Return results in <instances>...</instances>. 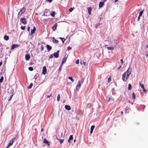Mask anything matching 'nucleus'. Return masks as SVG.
<instances>
[{
    "instance_id": "de8ad7c7",
    "label": "nucleus",
    "mask_w": 148,
    "mask_h": 148,
    "mask_svg": "<svg viewBox=\"0 0 148 148\" xmlns=\"http://www.w3.org/2000/svg\"><path fill=\"white\" fill-rule=\"evenodd\" d=\"M30 27H28L27 28V31H28V32H29V30H30Z\"/></svg>"
},
{
    "instance_id": "f3484780",
    "label": "nucleus",
    "mask_w": 148,
    "mask_h": 148,
    "mask_svg": "<svg viewBox=\"0 0 148 148\" xmlns=\"http://www.w3.org/2000/svg\"><path fill=\"white\" fill-rule=\"evenodd\" d=\"M4 38L5 40L7 41L9 39V36H8L5 35L4 37Z\"/></svg>"
},
{
    "instance_id": "4c0bfd02",
    "label": "nucleus",
    "mask_w": 148,
    "mask_h": 148,
    "mask_svg": "<svg viewBox=\"0 0 148 148\" xmlns=\"http://www.w3.org/2000/svg\"><path fill=\"white\" fill-rule=\"evenodd\" d=\"M143 11H142L139 12V16H142V14L143 13Z\"/></svg>"
},
{
    "instance_id": "052dcab7",
    "label": "nucleus",
    "mask_w": 148,
    "mask_h": 148,
    "mask_svg": "<svg viewBox=\"0 0 148 148\" xmlns=\"http://www.w3.org/2000/svg\"><path fill=\"white\" fill-rule=\"evenodd\" d=\"M61 136L62 137H63V134L62 133L61 134Z\"/></svg>"
},
{
    "instance_id": "79ce46f5",
    "label": "nucleus",
    "mask_w": 148,
    "mask_h": 148,
    "mask_svg": "<svg viewBox=\"0 0 148 148\" xmlns=\"http://www.w3.org/2000/svg\"><path fill=\"white\" fill-rule=\"evenodd\" d=\"M73 8H71L69 9V11L70 12H71L73 10Z\"/></svg>"
},
{
    "instance_id": "dca6fc26",
    "label": "nucleus",
    "mask_w": 148,
    "mask_h": 148,
    "mask_svg": "<svg viewBox=\"0 0 148 148\" xmlns=\"http://www.w3.org/2000/svg\"><path fill=\"white\" fill-rule=\"evenodd\" d=\"M46 47L47 49L49 51L51 50L52 49L51 47L48 45H46Z\"/></svg>"
},
{
    "instance_id": "0eeeda50",
    "label": "nucleus",
    "mask_w": 148,
    "mask_h": 148,
    "mask_svg": "<svg viewBox=\"0 0 148 148\" xmlns=\"http://www.w3.org/2000/svg\"><path fill=\"white\" fill-rule=\"evenodd\" d=\"M47 72L46 68L45 66L43 67L42 71V73L44 75H45Z\"/></svg>"
},
{
    "instance_id": "e2e57ef3",
    "label": "nucleus",
    "mask_w": 148,
    "mask_h": 148,
    "mask_svg": "<svg viewBox=\"0 0 148 148\" xmlns=\"http://www.w3.org/2000/svg\"><path fill=\"white\" fill-rule=\"evenodd\" d=\"M118 1V0H115L114 1L115 2H117V1Z\"/></svg>"
},
{
    "instance_id": "473e14b6",
    "label": "nucleus",
    "mask_w": 148,
    "mask_h": 148,
    "mask_svg": "<svg viewBox=\"0 0 148 148\" xmlns=\"http://www.w3.org/2000/svg\"><path fill=\"white\" fill-rule=\"evenodd\" d=\"M28 69L30 71H32L33 70V68L32 67H29L28 68Z\"/></svg>"
},
{
    "instance_id": "f704fd0d",
    "label": "nucleus",
    "mask_w": 148,
    "mask_h": 148,
    "mask_svg": "<svg viewBox=\"0 0 148 148\" xmlns=\"http://www.w3.org/2000/svg\"><path fill=\"white\" fill-rule=\"evenodd\" d=\"M26 27V26H21V29H22V30H24L25 29V28Z\"/></svg>"
},
{
    "instance_id": "c9c22d12",
    "label": "nucleus",
    "mask_w": 148,
    "mask_h": 148,
    "mask_svg": "<svg viewBox=\"0 0 148 148\" xmlns=\"http://www.w3.org/2000/svg\"><path fill=\"white\" fill-rule=\"evenodd\" d=\"M140 85L141 87L143 89L144 88V86L143 84H141L140 83Z\"/></svg>"
},
{
    "instance_id": "a878e982",
    "label": "nucleus",
    "mask_w": 148,
    "mask_h": 148,
    "mask_svg": "<svg viewBox=\"0 0 148 148\" xmlns=\"http://www.w3.org/2000/svg\"><path fill=\"white\" fill-rule=\"evenodd\" d=\"M33 85V83H31L28 86L27 88L28 89H30V88H31L32 87Z\"/></svg>"
},
{
    "instance_id": "4d7b16f0",
    "label": "nucleus",
    "mask_w": 148,
    "mask_h": 148,
    "mask_svg": "<svg viewBox=\"0 0 148 148\" xmlns=\"http://www.w3.org/2000/svg\"><path fill=\"white\" fill-rule=\"evenodd\" d=\"M70 140H70L69 139L68 140V142L69 143H70Z\"/></svg>"
},
{
    "instance_id": "b1692460",
    "label": "nucleus",
    "mask_w": 148,
    "mask_h": 148,
    "mask_svg": "<svg viewBox=\"0 0 148 148\" xmlns=\"http://www.w3.org/2000/svg\"><path fill=\"white\" fill-rule=\"evenodd\" d=\"M56 139L60 141V142L61 144H62L64 141V139H60L56 137Z\"/></svg>"
},
{
    "instance_id": "aec40b11",
    "label": "nucleus",
    "mask_w": 148,
    "mask_h": 148,
    "mask_svg": "<svg viewBox=\"0 0 148 148\" xmlns=\"http://www.w3.org/2000/svg\"><path fill=\"white\" fill-rule=\"evenodd\" d=\"M107 48L108 50H114V48L113 47H107Z\"/></svg>"
},
{
    "instance_id": "ea45409f",
    "label": "nucleus",
    "mask_w": 148,
    "mask_h": 148,
    "mask_svg": "<svg viewBox=\"0 0 148 148\" xmlns=\"http://www.w3.org/2000/svg\"><path fill=\"white\" fill-rule=\"evenodd\" d=\"M111 78L110 77L108 79V82H110L111 81Z\"/></svg>"
},
{
    "instance_id": "f257e3e1",
    "label": "nucleus",
    "mask_w": 148,
    "mask_h": 148,
    "mask_svg": "<svg viewBox=\"0 0 148 148\" xmlns=\"http://www.w3.org/2000/svg\"><path fill=\"white\" fill-rule=\"evenodd\" d=\"M26 10V8L24 7L23 8L18 12L17 15L18 17V18L20 17L22 14H23L25 12Z\"/></svg>"
},
{
    "instance_id": "cd10ccee",
    "label": "nucleus",
    "mask_w": 148,
    "mask_h": 148,
    "mask_svg": "<svg viewBox=\"0 0 148 148\" xmlns=\"http://www.w3.org/2000/svg\"><path fill=\"white\" fill-rule=\"evenodd\" d=\"M60 38L61 40L63 43H64L65 41V39L64 38L60 37Z\"/></svg>"
},
{
    "instance_id": "58836bf2",
    "label": "nucleus",
    "mask_w": 148,
    "mask_h": 148,
    "mask_svg": "<svg viewBox=\"0 0 148 148\" xmlns=\"http://www.w3.org/2000/svg\"><path fill=\"white\" fill-rule=\"evenodd\" d=\"M79 60L78 59L77 60L75 61V63L77 64H78L79 63Z\"/></svg>"
},
{
    "instance_id": "e433bc0d",
    "label": "nucleus",
    "mask_w": 148,
    "mask_h": 148,
    "mask_svg": "<svg viewBox=\"0 0 148 148\" xmlns=\"http://www.w3.org/2000/svg\"><path fill=\"white\" fill-rule=\"evenodd\" d=\"M63 64H62V63L61 64V65H60V66L59 67V71H60L61 70V69H62V66Z\"/></svg>"
},
{
    "instance_id": "680f3d73",
    "label": "nucleus",
    "mask_w": 148,
    "mask_h": 148,
    "mask_svg": "<svg viewBox=\"0 0 148 148\" xmlns=\"http://www.w3.org/2000/svg\"><path fill=\"white\" fill-rule=\"evenodd\" d=\"M43 129L42 128L41 130V131H43Z\"/></svg>"
},
{
    "instance_id": "2eb2a0df",
    "label": "nucleus",
    "mask_w": 148,
    "mask_h": 148,
    "mask_svg": "<svg viewBox=\"0 0 148 148\" xmlns=\"http://www.w3.org/2000/svg\"><path fill=\"white\" fill-rule=\"evenodd\" d=\"M57 27V23L55 24L52 27V29L53 31H55L56 28Z\"/></svg>"
},
{
    "instance_id": "c03bdc74",
    "label": "nucleus",
    "mask_w": 148,
    "mask_h": 148,
    "mask_svg": "<svg viewBox=\"0 0 148 148\" xmlns=\"http://www.w3.org/2000/svg\"><path fill=\"white\" fill-rule=\"evenodd\" d=\"M143 91L144 92H145V93H146L147 92V90H146L145 89V88H143Z\"/></svg>"
},
{
    "instance_id": "5701e85b",
    "label": "nucleus",
    "mask_w": 148,
    "mask_h": 148,
    "mask_svg": "<svg viewBox=\"0 0 148 148\" xmlns=\"http://www.w3.org/2000/svg\"><path fill=\"white\" fill-rule=\"evenodd\" d=\"M53 42H55L56 43H58V40H56L55 39L54 37L53 38Z\"/></svg>"
},
{
    "instance_id": "4be33fe9",
    "label": "nucleus",
    "mask_w": 148,
    "mask_h": 148,
    "mask_svg": "<svg viewBox=\"0 0 148 148\" xmlns=\"http://www.w3.org/2000/svg\"><path fill=\"white\" fill-rule=\"evenodd\" d=\"M136 98V96L135 93L134 92H133L132 93V99L134 100Z\"/></svg>"
},
{
    "instance_id": "8fccbe9b",
    "label": "nucleus",
    "mask_w": 148,
    "mask_h": 148,
    "mask_svg": "<svg viewBox=\"0 0 148 148\" xmlns=\"http://www.w3.org/2000/svg\"><path fill=\"white\" fill-rule=\"evenodd\" d=\"M47 1L50 3L52 1V0H47Z\"/></svg>"
},
{
    "instance_id": "603ef678",
    "label": "nucleus",
    "mask_w": 148,
    "mask_h": 148,
    "mask_svg": "<svg viewBox=\"0 0 148 148\" xmlns=\"http://www.w3.org/2000/svg\"><path fill=\"white\" fill-rule=\"evenodd\" d=\"M120 61H121V62L122 63H123V60L122 59H121L120 60Z\"/></svg>"
},
{
    "instance_id": "a211bd4d",
    "label": "nucleus",
    "mask_w": 148,
    "mask_h": 148,
    "mask_svg": "<svg viewBox=\"0 0 148 148\" xmlns=\"http://www.w3.org/2000/svg\"><path fill=\"white\" fill-rule=\"evenodd\" d=\"M88 13L89 15H90L91 14V11L92 10L91 8L89 7L88 8Z\"/></svg>"
},
{
    "instance_id": "a18cd8bd",
    "label": "nucleus",
    "mask_w": 148,
    "mask_h": 148,
    "mask_svg": "<svg viewBox=\"0 0 148 148\" xmlns=\"http://www.w3.org/2000/svg\"><path fill=\"white\" fill-rule=\"evenodd\" d=\"M41 51L43 50L44 49V47H43V46H41Z\"/></svg>"
},
{
    "instance_id": "338daca9",
    "label": "nucleus",
    "mask_w": 148,
    "mask_h": 148,
    "mask_svg": "<svg viewBox=\"0 0 148 148\" xmlns=\"http://www.w3.org/2000/svg\"><path fill=\"white\" fill-rule=\"evenodd\" d=\"M131 104H132V105H133V103H132V102H131Z\"/></svg>"
},
{
    "instance_id": "4468645a",
    "label": "nucleus",
    "mask_w": 148,
    "mask_h": 148,
    "mask_svg": "<svg viewBox=\"0 0 148 148\" xmlns=\"http://www.w3.org/2000/svg\"><path fill=\"white\" fill-rule=\"evenodd\" d=\"M104 3L103 2H100L99 4V8H101L104 5Z\"/></svg>"
},
{
    "instance_id": "0e129e2a",
    "label": "nucleus",
    "mask_w": 148,
    "mask_h": 148,
    "mask_svg": "<svg viewBox=\"0 0 148 148\" xmlns=\"http://www.w3.org/2000/svg\"><path fill=\"white\" fill-rule=\"evenodd\" d=\"M45 16V14H43V15H42V16Z\"/></svg>"
},
{
    "instance_id": "6e6d98bb",
    "label": "nucleus",
    "mask_w": 148,
    "mask_h": 148,
    "mask_svg": "<svg viewBox=\"0 0 148 148\" xmlns=\"http://www.w3.org/2000/svg\"><path fill=\"white\" fill-rule=\"evenodd\" d=\"M140 16H138V18L137 20H138V21H139V19H140Z\"/></svg>"
},
{
    "instance_id": "423d86ee",
    "label": "nucleus",
    "mask_w": 148,
    "mask_h": 148,
    "mask_svg": "<svg viewBox=\"0 0 148 148\" xmlns=\"http://www.w3.org/2000/svg\"><path fill=\"white\" fill-rule=\"evenodd\" d=\"M14 143V139H12L11 140H10L9 143L8 144L6 148H8L10 146L12 145Z\"/></svg>"
},
{
    "instance_id": "774afa93",
    "label": "nucleus",
    "mask_w": 148,
    "mask_h": 148,
    "mask_svg": "<svg viewBox=\"0 0 148 148\" xmlns=\"http://www.w3.org/2000/svg\"><path fill=\"white\" fill-rule=\"evenodd\" d=\"M74 142H75V140H74Z\"/></svg>"
},
{
    "instance_id": "72a5a7b5",
    "label": "nucleus",
    "mask_w": 148,
    "mask_h": 148,
    "mask_svg": "<svg viewBox=\"0 0 148 148\" xmlns=\"http://www.w3.org/2000/svg\"><path fill=\"white\" fill-rule=\"evenodd\" d=\"M69 139L70 140H72L73 139V136L72 135H70L69 136Z\"/></svg>"
},
{
    "instance_id": "c756f323",
    "label": "nucleus",
    "mask_w": 148,
    "mask_h": 148,
    "mask_svg": "<svg viewBox=\"0 0 148 148\" xmlns=\"http://www.w3.org/2000/svg\"><path fill=\"white\" fill-rule=\"evenodd\" d=\"M66 58H64L63 59V60H62V64H63L64 62H65L66 61Z\"/></svg>"
},
{
    "instance_id": "f03ea898",
    "label": "nucleus",
    "mask_w": 148,
    "mask_h": 148,
    "mask_svg": "<svg viewBox=\"0 0 148 148\" xmlns=\"http://www.w3.org/2000/svg\"><path fill=\"white\" fill-rule=\"evenodd\" d=\"M129 76L128 74L124 75V73L123 75L122 79L123 81L126 82L129 78Z\"/></svg>"
},
{
    "instance_id": "7ed1b4c3",
    "label": "nucleus",
    "mask_w": 148,
    "mask_h": 148,
    "mask_svg": "<svg viewBox=\"0 0 148 148\" xmlns=\"http://www.w3.org/2000/svg\"><path fill=\"white\" fill-rule=\"evenodd\" d=\"M132 70V68L129 67L126 72L124 73V75H127V74H128L129 76V75L131 74Z\"/></svg>"
},
{
    "instance_id": "412c9836",
    "label": "nucleus",
    "mask_w": 148,
    "mask_h": 148,
    "mask_svg": "<svg viewBox=\"0 0 148 148\" xmlns=\"http://www.w3.org/2000/svg\"><path fill=\"white\" fill-rule=\"evenodd\" d=\"M51 15L52 17H54L55 14V12L54 11H53L51 12Z\"/></svg>"
},
{
    "instance_id": "9d476101",
    "label": "nucleus",
    "mask_w": 148,
    "mask_h": 148,
    "mask_svg": "<svg viewBox=\"0 0 148 148\" xmlns=\"http://www.w3.org/2000/svg\"><path fill=\"white\" fill-rule=\"evenodd\" d=\"M19 46V45H18L17 44H14L12 46L11 49H14V48H15L16 47H18Z\"/></svg>"
},
{
    "instance_id": "c85d7f7f",
    "label": "nucleus",
    "mask_w": 148,
    "mask_h": 148,
    "mask_svg": "<svg viewBox=\"0 0 148 148\" xmlns=\"http://www.w3.org/2000/svg\"><path fill=\"white\" fill-rule=\"evenodd\" d=\"M60 95L59 94L58 95L57 97V101H59L60 100Z\"/></svg>"
},
{
    "instance_id": "3c124183",
    "label": "nucleus",
    "mask_w": 148,
    "mask_h": 148,
    "mask_svg": "<svg viewBox=\"0 0 148 148\" xmlns=\"http://www.w3.org/2000/svg\"><path fill=\"white\" fill-rule=\"evenodd\" d=\"M40 20L41 21H42L43 20H45V19H43L42 17L41 18H40Z\"/></svg>"
},
{
    "instance_id": "37998d69",
    "label": "nucleus",
    "mask_w": 148,
    "mask_h": 148,
    "mask_svg": "<svg viewBox=\"0 0 148 148\" xmlns=\"http://www.w3.org/2000/svg\"><path fill=\"white\" fill-rule=\"evenodd\" d=\"M13 96V94H12V95L10 96V98L9 99V101H10V100L12 99V98Z\"/></svg>"
},
{
    "instance_id": "69168bd1",
    "label": "nucleus",
    "mask_w": 148,
    "mask_h": 148,
    "mask_svg": "<svg viewBox=\"0 0 148 148\" xmlns=\"http://www.w3.org/2000/svg\"><path fill=\"white\" fill-rule=\"evenodd\" d=\"M121 114H123V111H121Z\"/></svg>"
},
{
    "instance_id": "49530a36",
    "label": "nucleus",
    "mask_w": 148,
    "mask_h": 148,
    "mask_svg": "<svg viewBox=\"0 0 148 148\" xmlns=\"http://www.w3.org/2000/svg\"><path fill=\"white\" fill-rule=\"evenodd\" d=\"M52 96V94H51L47 96V97L49 98Z\"/></svg>"
},
{
    "instance_id": "393cba45",
    "label": "nucleus",
    "mask_w": 148,
    "mask_h": 148,
    "mask_svg": "<svg viewBox=\"0 0 148 148\" xmlns=\"http://www.w3.org/2000/svg\"><path fill=\"white\" fill-rule=\"evenodd\" d=\"M132 89V86L130 84H129L128 86V89L129 90H131Z\"/></svg>"
},
{
    "instance_id": "864d4df0",
    "label": "nucleus",
    "mask_w": 148,
    "mask_h": 148,
    "mask_svg": "<svg viewBox=\"0 0 148 148\" xmlns=\"http://www.w3.org/2000/svg\"><path fill=\"white\" fill-rule=\"evenodd\" d=\"M2 64V62H0V67L1 66Z\"/></svg>"
},
{
    "instance_id": "f8f14e48",
    "label": "nucleus",
    "mask_w": 148,
    "mask_h": 148,
    "mask_svg": "<svg viewBox=\"0 0 148 148\" xmlns=\"http://www.w3.org/2000/svg\"><path fill=\"white\" fill-rule=\"evenodd\" d=\"M65 108L67 110H70L71 109V107L69 105H65Z\"/></svg>"
},
{
    "instance_id": "bb28decb",
    "label": "nucleus",
    "mask_w": 148,
    "mask_h": 148,
    "mask_svg": "<svg viewBox=\"0 0 148 148\" xmlns=\"http://www.w3.org/2000/svg\"><path fill=\"white\" fill-rule=\"evenodd\" d=\"M90 106H91V105L90 104L88 103L86 105V108H90Z\"/></svg>"
},
{
    "instance_id": "5fc2aeb1",
    "label": "nucleus",
    "mask_w": 148,
    "mask_h": 148,
    "mask_svg": "<svg viewBox=\"0 0 148 148\" xmlns=\"http://www.w3.org/2000/svg\"><path fill=\"white\" fill-rule=\"evenodd\" d=\"M83 64L84 66H85L86 65V62H84L83 63Z\"/></svg>"
},
{
    "instance_id": "7c9ffc66",
    "label": "nucleus",
    "mask_w": 148,
    "mask_h": 148,
    "mask_svg": "<svg viewBox=\"0 0 148 148\" xmlns=\"http://www.w3.org/2000/svg\"><path fill=\"white\" fill-rule=\"evenodd\" d=\"M3 76H2L0 79V83H1L3 82Z\"/></svg>"
},
{
    "instance_id": "6e6552de",
    "label": "nucleus",
    "mask_w": 148,
    "mask_h": 148,
    "mask_svg": "<svg viewBox=\"0 0 148 148\" xmlns=\"http://www.w3.org/2000/svg\"><path fill=\"white\" fill-rule=\"evenodd\" d=\"M59 52V50H58L56 52H55L54 54V56L56 58H58L59 57V53H58Z\"/></svg>"
},
{
    "instance_id": "9b49d317",
    "label": "nucleus",
    "mask_w": 148,
    "mask_h": 148,
    "mask_svg": "<svg viewBox=\"0 0 148 148\" xmlns=\"http://www.w3.org/2000/svg\"><path fill=\"white\" fill-rule=\"evenodd\" d=\"M43 143H44L45 144H47L48 145H49V143L48 141V140H47V139L45 138L44 139V140L43 141Z\"/></svg>"
},
{
    "instance_id": "2f4dec72",
    "label": "nucleus",
    "mask_w": 148,
    "mask_h": 148,
    "mask_svg": "<svg viewBox=\"0 0 148 148\" xmlns=\"http://www.w3.org/2000/svg\"><path fill=\"white\" fill-rule=\"evenodd\" d=\"M68 78L71 80V81L72 82H74V79H73L72 77H68Z\"/></svg>"
},
{
    "instance_id": "ddd939ff",
    "label": "nucleus",
    "mask_w": 148,
    "mask_h": 148,
    "mask_svg": "<svg viewBox=\"0 0 148 148\" xmlns=\"http://www.w3.org/2000/svg\"><path fill=\"white\" fill-rule=\"evenodd\" d=\"M95 126L94 125H92L90 127V133L91 134L92 133L93 130L95 128Z\"/></svg>"
},
{
    "instance_id": "1a4fd4ad",
    "label": "nucleus",
    "mask_w": 148,
    "mask_h": 148,
    "mask_svg": "<svg viewBox=\"0 0 148 148\" xmlns=\"http://www.w3.org/2000/svg\"><path fill=\"white\" fill-rule=\"evenodd\" d=\"M30 56L29 54H26L25 56V59L26 60H29L30 59Z\"/></svg>"
},
{
    "instance_id": "bf43d9fd",
    "label": "nucleus",
    "mask_w": 148,
    "mask_h": 148,
    "mask_svg": "<svg viewBox=\"0 0 148 148\" xmlns=\"http://www.w3.org/2000/svg\"><path fill=\"white\" fill-rule=\"evenodd\" d=\"M107 0H103V2H105V1H106Z\"/></svg>"
},
{
    "instance_id": "39448f33",
    "label": "nucleus",
    "mask_w": 148,
    "mask_h": 148,
    "mask_svg": "<svg viewBox=\"0 0 148 148\" xmlns=\"http://www.w3.org/2000/svg\"><path fill=\"white\" fill-rule=\"evenodd\" d=\"M20 21L24 25H25L27 23V21L25 18H21L20 19Z\"/></svg>"
},
{
    "instance_id": "09e8293b",
    "label": "nucleus",
    "mask_w": 148,
    "mask_h": 148,
    "mask_svg": "<svg viewBox=\"0 0 148 148\" xmlns=\"http://www.w3.org/2000/svg\"><path fill=\"white\" fill-rule=\"evenodd\" d=\"M53 57V55H51L49 57V58H51Z\"/></svg>"
},
{
    "instance_id": "6ab92c4d",
    "label": "nucleus",
    "mask_w": 148,
    "mask_h": 148,
    "mask_svg": "<svg viewBox=\"0 0 148 148\" xmlns=\"http://www.w3.org/2000/svg\"><path fill=\"white\" fill-rule=\"evenodd\" d=\"M36 30V28L35 27H34L33 29L31 30V33L32 34H34V33L35 31Z\"/></svg>"
},
{
    "instance_id": "20e7f679",
    "label": "nucleus",
    "mask_w": 148,
    "mask_h": 148,
    "mask_svg": "<svg viewBox=\"0 0 148 148\" xmlns=\"http://www.w3.org/2000/svg\"><path fill=\"white\" fill-rule=\"evenodd\" d=\"M83 83L82 80L79 81L78 82V85L76 86V89L78 90H79L81 86V84Z\"/></svg>"
},
{
    "instance_id": "a19ab883",
    "label": "nucleus",
    "mask_w": 148,
    "mask_h": 148,
    "mask_svg": "<svg viewBox=\"0 0 148 148\" xmlns=\"http://www.w3.org/2000/svg\"><path fill=\"white\" fill-rule=\"evenodd\" d=\"M71 49V47H70L69 46V47H67V49L68 50H70Z\"/></svg>"
},
{
    "instance_id": "13d9d810",
    "label": "nucleus",
    "mask_w": 148,
    "mask_h": 148,
    "mask_svg": "<svg viewBox=\"0 0 148 148\" xmlns=\"http://www.w3.org/2000/svg\"><path fill=\"white\" fill-rule=\"evenodd\" d=\"M121 68V66H120L118 68V69H119Z\"/></svg>"
}]
</instances>
